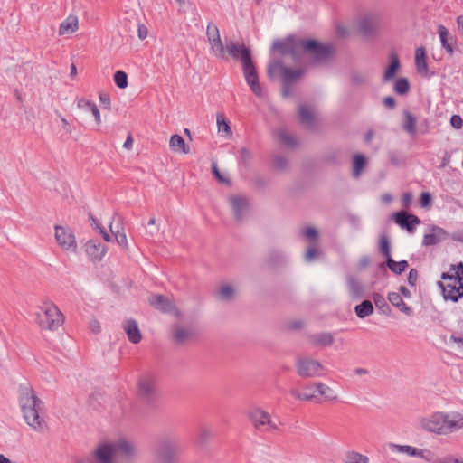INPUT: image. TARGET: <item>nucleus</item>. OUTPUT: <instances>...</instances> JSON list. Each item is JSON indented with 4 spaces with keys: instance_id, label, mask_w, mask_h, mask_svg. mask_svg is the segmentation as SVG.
Wrapping results in <instances>:
<instances>
[{
    "instance_id": "24",
    "label": "nucleus",
    "mask_w": 463,
    "mask_h": 463,
    "mask_svg": "<svg viewBox=\"0 0 463 463\" xmlns=\"http://www.w3.org/2000/svg\"><path fill=\"white\" fill-rule=\"evenodd\" d=\"M230 201H231L236 220L241 221L247 209H248L247 199L242 196H232V197H231Z\"/></svg>"
},
{
    "instance_id": "53",
    "label": "nucleus",
    "mask_w": 463,
    "mask_h": 463,
    "mask_svg": "<svg viewBox=\"0 0 463 463\" xmlns=\"http://www.w3.org/2000/svg\"><path fill=\"white\" fill-rule=\"evenodd\" d=\"M212 171H213V176L218 180V182H220L222 184H226L228 185L232 184L231 180L229 178L224 177L221 174V172L219 171V169L217 167V164L216 163H213Z\"/></svg>"
},
{
    "instance_id": "5",
    "label": "nucleus",
    "mask_w": 463,
    "mask_h": 463,
    "mask_svg": "<svg viewBox=\"0 0 463 463\" xmlns=\"http://www.w3.org/2000/svg\"><path fill=\"white\" fill-rule=\"evenodd\" d=\"M94 455L99 463H112L114 456H132L133 447L127 440L120 439L116 442L99 445L95 450Z\"/></svg>"
},
{
    "instance_id": "15",
    "label": "nucleus",
    "mask_w": 463,
    "mask_h": 463,
    "mask_svg": "<svg viewBox=\"0 0 463 463\" xmlns=\"http://www.w3.org/2000/svg\"><path fill=\"white\" fill-rule=\"evenodd\" d=\"M390 446L392 451L403 453L410 457H418L427 462L433 461L434 454L430 450L418 449L410 445L391 444Z\"/></svg>"
},
{
    "instance_id": "60",
    "label": "nucleus",
    "mask_w": 463,
    "mask_h": 463,
    "mask_svg": "<svg viewBox=\"0 0 463 463\" xmlns=\"http://www.w3.org/2000/svg\"><path fill=\"white\" fill-rule=\"evenodd\" d=\"M240 156H241V161L244 165H247L251 158V154L246 147H241L240 150Z\"/></svg>"
},
{
    "instance_id": "28",
    "label": "nucleus",
    "mask_w": 463,
    "mask_h": 463,
    "mask_svg": "<svg viewBox=\"0 0 463 463\" xmlns=\"http://www.w3.org/2000/svg\"><path fill=\"white\" fill-rule=\"evenodd\" d=\"M438 33L439 35V38H440V42H441V46L445 49V51L449 54V55H452L454 51H453V43H456V40L454 37H449V32H448V29L442 25V24H439L438 26Z\"/></svg>"
},
{
    "instance_id": "3",
    "label": "nucleus",
    "mask_w": 463,
    "mask_h": 463,
    "mask_svg": "<svg viewBox=\"0 0 463 463\" xmlns=\"http://www.w3.org/2000/svg\"><path fill=\"white\" fill-rule=\"evenodd\" d=\"M137 399L147 411H156L160 406V395L156 378L152 373L140 376L137 382Z\"/></svg>"
},
{
    "instance_id": "50",
    "label": "nucleus",
    "mask_w": 463,
    "mask_h": 463,
    "mask_svg": "<svg viewBox=\"0 0 463 463\" xmlns=\"http://www.w3.org/2000/svg\"><path fill=\"white\" fill-rule=\"evenodd\" d=\"M279 139L288 146H295L297 145L296 139L285 130L279 132Z\"/></svg>"
},
{
    "instance_id": "62",
    "label": "nucleus",
    "mask_w": 463,
    "mask_h": 463,
    "mask_svg": "<svg viewBox=\"0 0 463 463\" xmlns=\"http://www.w3.org/2000/svg\"><path fill=\"white\" fill-rule=\"evenodd\" d=\"M304 324L301 320L289 321L287 324V328L291 331L299 330L303 327Z\"/></svg>"
},
{
    "instance_id": "26",
    "label": "nucleus",
    "mask_w": 463,
    "mask_h": 463,
    "mask_svg": "<svg viewBox=\"0 0 463 463\" xmlns=\"http://www.w3.org/2000/svg\"><path fill=\"white\" fill-rule=\"evenodd\" d=\"M385 267H388L395 275H401L409 267V263L405 260L395 261L392 258H389L387 261L379 264L380 269L384 270Z\"/></svg>"
},
{
    "instance_id": "8",
    "label": "nucleus",
    "mask_w": 463,
    "mask_h": 463,
    "mask_svg": "<svg viewBox=\"0 0 463 463\" xmlns=\"http://www.w3.org/2000/svg\"><path fill=\"white\" fill-rule=\"evenodd\" d=\"M296 370L301 378H315L325 375L326 368L317 360L310 357H298L296 360Z\"/></svg>"
},
{
    "instance_id": "41",
    "label": "nucleus",
    "mask_w": 463,
    "mask_h": 463,
    "mask_svg": "<svg viewBox=\"0 0 463 463\" xmlns=\"http://www.w3.org/2000/svg\"><path fill=\"white\" fill-rule=\"evenodd\" d=\"M298 114H299V118H300V121L307 125V126H310L313 124L314 122V114L313 112L307 107L305 106H301L299 108V111H298Z\"/></svg>"
},
{
    "instance_id": "16",
    "label": "nucleus",
    "mask_w": 463,
    "mask_h": 463,
    "mask_svg": "<svg viewBox=\"0 0 463 463\" xmlns=\"http://www.w3.org/2000/svg\"><path fill=\"white\" fill-rule=\"evenodd\" d=\"M55 239L58 244L64 250H76L77 243L73 232L66 228L56 225L55 226Z\"/></svg>"
},
{
    "instance_id": "1",
    "label": "nucleus",
    "mask_w": 463,
    "mask_h": 463,
    "mask_svg": "<svg viewBox=\"0 0 463 463\" xmlns=\"http://www.w3.org/2000/svg\"><path fill=\"white\" fill-rule=\"evenodd\" d=\"M18 402L23 418L30 428L41 433L48 430L47 421L41 416L44 409V403L36 395L31 384L24 383L19 385Z\"/></svg>"
},
{
    "instance_id": "40",
    "label": "nucleus",
    "mask_w": 463,
    "mask_h": 463,
    "mask_svg": "<svg viewBox=\"0 0 463 463\" xmlns=\"http://www.w3.org/2000/svg\"><path fill=\"white\" fill-rule=\"evenodd\" d=\"M209 43H211V48L214 52L215 56L219 59H225L226 45H223L221 38Z\"/></svg>"
},
{
    "instance_id": "4",
    "label": "nucleus",
    "mask_w": 463,
    "mask_h": 463,
    "mask_svg": "<svg viewBox=\"0 0 463 463\" xmlns=\"http://www.w3.org/2000/svg\"><path fill=\"white\" fill-rule=\"evenodd\" d=\"M335 50L330 43H323L315 39H303L301 54L310 60L313 65H323L331 61Z\"/></svg>"
},
{
    "instance_id": "52",
    "label": "nucleus",
    "mask_w": 463,
    "mask_h": 463,
    "mask_svg": "<svg viewBox=\"0 0 463 463\" xmlns=\"http://www.w3.org/2000/svg\"><path fill=\"white\" fill-rule=\"evenodd\" d=\"M206 35L209 42L221 38L218 27L213 23L207 25Z\"/></svg>"
},
{
    "instance_id": "7",
    "label": "nucleus",
    "mask_w": 463,
    "mask_h": 463,
    "mask_svg": "<svg viewBox=\"0 0 463 463\" xmlns=\"http://www.w3.org/2000/svg\"><path fill=\"white\" fill-rule=\"evenodd\" d=\"M301 38L295 35H288L285 39H277L271 45V52H279L280 55H290L295 61H298L301 57Z\"/></svg>"
},
{
    "instance_id": "54",
    "label": "nucleus",
    "mask_w": 463,
    "mask_h": 463,
    "mask_svg": "<svg viewBox=\"0 0 463 463\" xmlns=\"http://www.w3.org/2000/svg\"><path fill=\"white\" fill-rule=\"evenodd\" d=\"M432 203V196L429 192H422L420 195L419 203L422 208H429Z\"/></svg>"
},
{
    "instance_id": "33",
    "label": "nucleus",
    "mask_w": 463,
    "mask_h": 463,
    "mask_svg": "<svg viewBox=\"0 0 463 463\" xmlns=\"http://www.w3.org/2000/svg\"><path fill=\"white\" fill-rule=\"evenodd\" d=\"M403 116L404 121L402 124V129L410 136L414 137L417 134L416 118L409 110H404Z\"/></svg>"
},
{
    "instance_id": "31",
    "label": "nucleus",
    "mask_w": 463,
    "mask_h": 463,
    "mask_svg": "<svg viewBox=\"0 0 463 463\" xmlns=\"http://www.w3.org/2000/svg\"><path fill=\"white\" fill-rule=\"evenodd\" d=\"M78 30V17L75 15H69L59 27V34H71Z\"/></svg>"
},
{
    "instance_id": "37",
    "label": "nucleus",
    "mask_w": 463,
    "mask_h": 463,
    "mask_svg": "<svg viewBox=\"0 0 463 463\" xmlns=\"http://www.w3.org/2000/svg\"><path fill=\"white\" fill-rule=\"evenodd\" d=\"M373 300L375 307L384 315H390L392 309L386 302L384 297L380 293L373 294Z\"/></svg>"
},
{
    "instance_id": "21",
    "label": "nucleus",
    "mask_w": 463,
    "mask_h": 463,
    "mask_svg": "<svg viewBox=\"0 0 463 463\" xmlns=\"http://www.w3.org/2000/svg\"><path fill=\"white\" fill-rule=\"evenodd\" d=\"M123 328L128 335V339L129 342H131L132 344H138L141 341V332L136 320H126V322L123 325Z\"/></svg>"
},
{
    "instance_id": "30",
    "label": "nucleus",
    "mask_w": 463,
    "mask_h": 463,
    "mask_svg": "<svg viewBox=\"0 0 463 463\" xmlns=\"http://www.w3.org/2000/svg\"><path fill=\"white\" fill-rule=\"evenodd\" d=\"M305 73L303 69H292L285 66L282 71V83L293 84L300 79Z\"/></svg>"
},
{
    "instance_id": "34",
    "label": "nucleus",
    "mask_w": 463,
    "mask_h": 463,
    "mask_svg": "<svg viewBox=\"0 0 463 463\" xmlns=\"http://www.w3.org/2000/svg\"><path fill=\"white\" fill-rule=\"evenodd\" d=\"M373 305L371 300H363L354 307V312L359 318H365L373 313Z\"/></svg>"
},
{
    "instance_id": "13",
    "label": "nucleus",
    "mask_w": 463,
    "mask_h": 463,
    "mask_svg": "<svg viewBox=\"0 0 463 463\" xmlns=\"http://www.w3.org/2000/svg\"><path fill=\"white\" fill-rule=\"evenodd\" d=\"M445 417L443 412H434L428 418H424L420 420L422 429L427 431L433 432L439 435H444V420Z\"/></svg>"
},
{
    "instance_id": "18",
    "label": "nucleus",
    "mask_w": 463,
    "mask_h": 463,
    "mask_svg": "<svg viewBox=\"0 0 463 463\" xmlns=\"http://www.w3.org/2000/svg\"><path fill=\"white\" fill-rule=\"evenodd\" d=\"M444 435L455 432L463 428V415L458 412L445 413Z\"/></svg>"
},
{
    "instance_id": "64",
    "label": "nucleus",
    "mask_w": 463,
    "mask_h": 463,
    "mask_svg": "<svg viewBox=\"0 0 463 463\" xmlns=\"http://www.w3.org/2000/svg\"><path fill=\"white\" fill-rule=\"evenodd\" d=\"M383 103L389 109H393L396 107V100L392 96H387L383 98Z\"/></svg>"
},
{
    "instance_id": "46",
    "label": "nucleus",
    "mask_w": 463,
    "mask_h": 463,
    "mask_svg": "<svg viewBox=\"0 0 463 463\" xmlns=\"http://www.w3.org/2000/svg\"><path fill=\"white\" fill-rule=\"evenodd\" d=\"M114 81L119 89H125L128 87V75L123 71H117L114 73Z\"/></svg>"
},
{
    "instance_id": "38",
    "label": "nucleus",
    "mask_w": 463,
    "mask_h": 463,
    "mask_svg": "<svg viewBox=\"0 0 463 463\" xmlns=\"http://www.w3.org/2000/svg\"><path fill=\"white\" fill-rule=\"evenodd\" d=\"M315 387L317 392L324 396L328 401H336L337 396L335 394L334 390L323 383H316Z\"/></svg>"
},
{
    "instance_id": "39",
    "label": "nucleus",
    "mask_w": 463,
    "mask_h": 463,
    "mask_svg": "<svg viewBox=\"0 0 463 463\" xmlns=\"http://www.w3.org/2000/svg\"><path fill=\"white\" fill-rule=\"evenodd\" d=\"M311 386L304 387L303 392H299L297 389H291L289 393L297 400L299 401H312L315 398L314 393H310L307 390H310Z\"/></svg>"
},
{
    "instance_id": "12",
    "label": "nucleus",
    "mask_w": 463,
    "mask_h": 463,
    "mask_svg": "<svg viewBox=\"0 0 463 463\" xmlns=\"http://www.w3.org/2000/svg\"><path fill=\"white\" fill-rule=\"evenodd\" d=\"M392 220L402 229L406 230L409 233L415 232L416 225L420 223V218L412 213L404 210L392 213Z\"/></svg>"
},
{
    "instance_id": "19",
    "label": "nucleus",
    "mask_w": 463,
    "mask_h": 463,
    "mask_svg": "<svg viewBox=\"0 0 463 463\" xmlns=\"http://www.w3.org/2000/svg\"><path fill=\"white\" fill-rule=\"evenodd\" d=\"M88 256L93 260H100L107 252V248L101 242L90 240L85 245Z\"/></svg>"
},
{
    "instance_id": "44",
    "label": "nucleus",
    "mask_w": 463,
    "mask_h": 463,
    "mask_svg": "<svg viewBox=\"0 0 463 463\" xmlns=\"http://www.w3.org/2000/svg\"><path fill=\"white\" fill-rule=\"evenodd\" d=\"M410 90V82L406 78H400L394 83V91L399 95L408 93Z\"/></svg>"
},
{
    "instance_id": "23",
    "label": "nucleus",
    "mask_w": 463,
    "mask_h": 463,
    "mask_svg": "<svg viewBox=\"0 0 463 463\" xmlns=\"http://www.w3.org/2000/svg\"><path fill=\"white\" fill-rule=\"evenodd\" d=\"M400 67L401 62L398 54L395 52H392L389 54V64L383 73V82H388L392 80Z\"/></svg>"
},
{
    "instance_id": "55",
    "label": "nucleus",
    "mask_w": 463,
    "mask_h": 463,
    "mask_svg": "<svg viewBox=\"0 0 463 463\" xmlns=\"http://www.w3.org/2000/svg\"><path fill=\"white\" fill-rule=\"evenodd\" d=\"M219 294L223 300H230L234 294V290L232 286L224 285L221 287Z\"/></svg>"
},
{
    "instance_id": "43",
    "label": "nucleus",
    "mask_w": 463,
    "mask_h": 463,
    "mask_svg": "<svg viewBox=\"0 0 463 463\" xmlns=\"http://www.w3.org/2000/svg\"><path fill=\"white\" fill-rule=\"evenodd\" d=\"M379 251L384 256L385 261H387V260L389 258H392L391 245H390L389 239L386 235H383L380 239Z\"/></svg>"
},
{
    "instance_id": "10",
    "label": "nucleus",
    "mask_w": 463,
    "mask_h": 463,
    "mask_svg": "<svg viewBox=\"0 0 463 463\" xmlns=\"http://www.w3.org/2000/svg\"><path fill=\"white\" fill-rule=\"evenodd\" d=\"M242 71L245 80L251 91L258 97L262 95V89L260 84L259 75L251 55L244 54L242 57Z\"/></svg>"
},
{
    "instance_id": "20",
    "label": "nucleus",
    "mask_w": 463,
    "mask_h": 463,
    "mask_svg": "<svg viewBox=\"0 0 463 463\" xmlns=\"http://www.w3.org/2000/svg\"><path fill=\"white\" fill-rule=\"evenodd\" d=\"M148 301L152 307L164 313H169L175 309L173 302L163 295H152Z\"/></svg>"
},
{
    "instance_id": "61",
    "label": "nucleus",
    "mask_w": 463,
    "mask_h": 463,
    "mask_svg": "<svg viewBox=\"0 0 463 463\" xmlns=\"http://www.w3.org/2000/svg\"><path fill=\"white\" fill-rule=\"evenodd\" d=\"M450 124L456 129H459L463 126V120L459 115H453L450 118Z\"/></svg>"
},
{
    "instance_id": "25",
    "label": "nucleus",
    "mask_w": 463,
    "mask_h": 463,
    "mask_svg": "<svg viewBox=\"0 0 463 463\" xmlns=\"http://www.w3.org/2000/svg\"><path fill=\"white\" fill-rule=\"evenodd\" d=\"M415 66L419 74L428 76L427 55L424 47H418L415 51Z\"/></svg>"
},
{
    "instance_id": "51",
    "label": "nucleus",
    "mask_w": 463,
    "mask_h": 463,
    "mask_svg": "<svg viewBox=\"0 0 463 463\" xmlns=\"http://www.w3.org/2000/svg\"><path fill=\"white\" fill-rule=\"evenodd\" d=\"M283 259L284 256L280 251L273 250L269 254V264L272 267H276L282 263Z\"/></svg>"
},
{
    "instance_id": "9",
    "label": "nucleus",
    "mask_w": 463,
    "mask_h": 463,
    "mask_svg": "<svg viewBox=\"0 0 463 463\" xmlns=\"http://www.w3.org/2000/svg\"><path fill=\"white\" fill-rule=\"evenodd\" d=\"M180 449L178 439L162 438L156 448V457L159 463H175V455Z\"/></svg>"
},
{
    "instance_id": "17",
    "label": "nucleus",
    "mask_w": 463,
    "mask_h": 463,
    "mask_svg": "<svg viewBox=\"0 0 463 463\" xmlns=\"http://www.w3.org/2000/svg\"><path fill=\"white\" fill-rule=\"evenodd\" d=\"M449 238V233L443 228L438 225H430L428 228V232L423 236V246H434Z\"/></svg>"
},
{
    "instance_id": "35",
    "label": "nucleus",
    "mask_w": 463,
    "mask_h": 463,
    "mask_svg": "<svg viewBox=\"0 0 463 463\" xmlns=\"http://www.w3.org/2000/svg\"><path fill=\"white\" fill-rule=\"evenodd\" d=\"M367 164V159L363 154H355L353 157V176L358 178Z\"/></svg>"
},
{
    "instance_id": "63",
    "label": "nucleus",
    "mask_w": 463,
    "mask_h": 463,
    "mask_svg": "<svg viewBox=\"0 0 463 463\" xmlns=\"http://www.w3.org/2000/svg\"><path fill=\"white\" fill-rule=\"evenodd\" d=\"M303 234L311 240H316L318 236V232L314 227H307L304 230Z\"/></svg>"
},
{
    "instance_id": "11",
    "label": "nucleus",
    "mask_w": 463,
    "mask_h": 463,
    "mask_svg": "<svg viewBox=\"0 0 463 463\" xmlns=\"http://www.w3.org/2000/svg\"><path fill=\"white\" fill-rule=\"evenodd\" d=\"M249 419L253 427L259 431L278 430V426L272 421L270 414L260 409L255 408L249 412Z\"/></svg>"
},
{
    "instance_id": "22",
    "label": "nucleus",
    "mask_w": 463,
    "mask_h": 463,
    "mask_svg": "<svg viewBox=\"0 0 463 463\" xmlns=\"http://www.w3.org/2000/svg\"><path fill=\"white\" fill-rule=\"evenodd\" d=\"M226 52H228L234 60H238L240 61H242L244 54L251 55V51L249 47L232 41L226 43Z\"/></svg>"
},
{
    "instance_id": "57",
    "label": "nucleus",
    "mask_w": 463,
    "mask_h": 463,
    "mask_svg": "<svg viewBox=\"0 0 463 463\" xmlns=\"http://www.w3.org/2000/svg\"><path fill=\"white\" fill-rule=\"evenodd\" d=\"M351 80L354 85H363L366 81V77L360 72H354Z\"/></svg>"
},
{
    "instance_id": "47",
    "label": "nucleus",
    "mask_w": 463,
    "mask_h": 463,
    "mask_svg": "<svg viewBox=\"0 0 463 463\" xmlns=\"http://www.w3.org/2000/svg\"><path fill=\"white\" fill-rule=\"evenodd\" d=\"M349 288L351 293L355 298H361L364 291V287L361 283L356 281L354 279L351 278L348 280Z\"/></svg>"
},
{
    "instance_id": "27",
    "label": "nucleus",
    "mask_w": 463,
    "mask_h": 463,
    "mask_svg": "<svg viewBox=\"0 0 463 463\" xmlns=\"http://www.w3.org/2000/svg\"><path fill=\"white\" fill-rule=\"evenodd\" d=\"M387 298L393 307L398 308L403 314L407 316H411L413 314L412 308L402 300L400 293L389 292Z\"/></svg>"
},
{
    "instance_id": "14",
    "label": "nucleus",
    "mask_w": 463,
    "mask_h": 463,
    "mask_svg": "<svg viewBox=\"0 0 463 463\" xmlns=\"http://www.w3.org/2000/svg\"><path fill=\"white\" fill-rule=\"evenodd\" d=\"M381 17L378 14H368L363 16L358 24L359 32L364 37L373 35L380 24Z\"/></svg>"
},
{
    "instance_id": "42",
    "label": "nucleus",
    "mask_w": 463,
    "mask_h": 463,
    "mask_svg": "<svg viewBox=\"0 0 463 463\" xmlns=\"http://www.w3.org/2000/svg\"><path fill=\"white\" fill-rule=\"evenodd\" d=\"M283 68H285V65H283L280 59H274L270 61L267 69L268 76L272 78L278 71L282 73Z\"/></svg>"
},
{
    "instance_id": "36",
    "label": "nucleus",
    "mask_w": 463,
    "mask_h": 463,
    "mask_svg": "<svg viewBox=\"0 0 463 463\" xmlns=\"http://www.w3.org/2000/svg\"><path fill=\"white\" fill-rule=\"evenodd\" d=\"M169 146L173 151H182L184 154L189 153V147L185 145L184 139L177 134L170 137Z\"/></svg>"
},
{
    "instance_id": "49",
    "label": "nucleus",
    "mask_w": 463,
    "mask_h": 463,
    "mask_svg": "<svg viewBox=\"0 0 463 463\" xmlns=\"http://www.w3.org/2000/svg\"><path fill=\"white\" fill-rule=\"evenodd\" d=\"M288 159L281 155H275L273 156V166L275 169L279 171L285 170L288 167Z\"/></svg>"
},
{
    "instance_id": "59",
    "label": "nucleus",
    "mask_w": 463,
    "mask_h": 463,
    "mask_svg": "<svg viewBox=\"0 0 463 463\" xmlns=\"http://www.w3.org/2000/svg\"><path fill=\"white\" fill-rule=\"evenodd\" d=\"M114 237L118 245H120L123 248H127L128 241H127V236L125 233L117 232L116 233H114Z\"/></svg>"
},
{
    "instance_id": "32",
    "label": "nucleus",
    "mask_w": 463,
    "mask_h": 463,
    "mask_svg": "<svg viewBox=\"0 0 463 463\" xmlns=\"http://www.w3.org/2000/svg\"><path fill=\"white\" fill-rule=\"evenodd\" d=\"M310 341L318 346H330L335 342V337L333 334L329 332H321L318 334L312 335L310 336Z\"/></svg>"
},
{
    "instance_id": "6",
    "label": "nucleus",
    "mask_w": 463,
    "mask_h": 463,
    "mask_svg": "<svg viewBox=\"0 0 463 463\" xmlns=\"http://www.w3.org/2000/svg\"><path fill=\"white\" fill-rule=\"evenodd\" d=\"M37 313V323L43 330H55L62 325L64 318L60 309L52 303H45Z\"/></svg>"
},
{
    "instance_id": "58",
    "label": "nucleus",
    "mask_w": 463,
    "mask_h": 463,
    "mask_svg": "<svg viewBox=\"0 0 463 463\" xmlns=\"http://www.w3.org/2000/svg\"><path fill=\"white\" fill-rule=\"evenodd\" d=\"M418 279V271L416 269H411L409 271L407 281L410 286L415 287Z\"/></svg>"
},
{
    "instance_id": "56",
    "label": "nucleus",
    "mask_w": 463,
    "mask_h": 463,
    "mask_svg": "<svg viewBox=\"0 0 463 463\" xmlns=\"http://www.w3.org/2000/svg\"><path fill=\"white\" fill-rule=\"evenodd\" d=\"M388 157L390 162L393 165H401L404 164V159L401 157V156L396 151H390L388 154Z\"/></svg>"
},
{
    "instance_id": "29",
    "label": "nucleus",
    "mask_w": 463,
    "mask_h": 463,
    "mask_svg": "<svg viewBox=\"0 0 463 463\" xmlns=\"http://www.w3.org/2000/svg\"><path fill=\"white\" fill-rule=\"evenodd\" d=\"M192 336L190 329L182 327L178 325L172 326V339L177 345L184 344Z\"/></svg>"
},
{
    "instance_id": "45",
    "label": "nucleus",
    "mask_w": 463,
    "mask_h": 463,
    "mask_svg": "<svg viewBox=\"0 0 463 463\" xmlns=\"http://www.w3.org/2000/svg\"><path fill=\"white\" fill-rule=\"evenodd\" d=\"M346 463H368V458L355 451L346 454Z\"/></svg>"
},
{
    "instance_id": "2",
    "label": "nucleus",
    "mask_w": 463,
    "mask_h": 463,
    "mask_svg": "<svg viewBox=\"0 0 463 463\" xmlns=\"http://www.w3.org/2000/svg\"><path fill=\"white\" fill-rule=\"evenodd\" d=\"M451 271L441 274L443 281H438V286L445 300L456 303L463 297V264L451 265Z\"/></svg>"
},
{
    "instance_id": "48",
    "label": "nucleus",
    "mask_w": 463,
    "mask_h": 463,
    "mask_svg": "<svg viewBox=\"0 0 463 463\" xmlns=\"http://www.w3.org/2000/svg\"><path fill=\"white\" fill-rule=\"evenodd\" d=\"M217 126L220 132L232 134L230 124L223 114H217Z\"/></svg>"
}]
</instances>
